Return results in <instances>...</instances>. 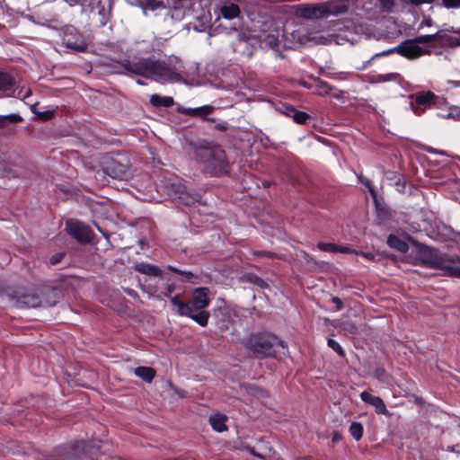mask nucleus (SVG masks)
Listing matches in <instances>:
<instances>
[{
    "label": "nucleus",
    "instance_id": "1",
    "mask_svg": "<svg viewBox=\"0 0 460 460\" xmlns=\"http://www.w3.org/2000/svg\"><path fill=\"white\" fill-rule=\"evenodd\" d=\"M123 71L119 74H131L161 84L178 82L181 75L171 68L165 62L152 58L134 57L117 63Z\"/></svg>",
    "mask_w": 460,
    "mask_h": 460
},
{
    "label": "nucleus",
    "instance_id": "2",
    "mask_svg": "<svg viewBox=\"0 0 460 460\" xmlns=\"http://www.w3.org/2000/svg\"><path fill=\"white\" fill-rule=\"evenodd\" d=\"M188 146L191 149L195 160L202 164L209 174L222 176L229 172L230 164L221 146L206 139L189 141Z\"/></svg>",
    "mask_w": 460,
    "mask_h": 460
},
{
    "label": "nucleus",
    "instance_id": "3",
    "mask_svg": "<svg viewBox=\"0 0 460 460\" xmlns=\"http://www.w3.org/2000/svg\"><path fill=\"white\" fill-rule=\"evenodd\" d=\"M209 288L206 287L197 288L192 291L189 302L180 299V295L171 297V304L181 316H188L198 324L204 327L208 324L210 314L205 308L209 305Z\"/></svg>",
    "mask_w": 460,
    "mask_h": 460
},
{
    "label": "nucleus",
    "instance_id": "4",
    "mask_svg": "<svg viewBox=\"0 0 460 460\" xmlns=\"http://www.w3.org/2000/svg\"><path fill=\"white\" fill-rule=\"evenodd\" d=\"M409 240L419 248L418 257L421 265L441 270L440 275L442 276L460 279V267L454 266L457 261L456 258L441 253L438 249L421 244L412 237L409 236Z\"/></svg>",
    "mask_w": 460,
    "mask_h": 460
},
{
    "label": "nucleus",
    "instance_id": "5",
    "mask_svg": "<svg viewBox=\"0 0 460 460\" xmlns=\"http://www.w3.org/2000/svg\"><path fill=\"white\" fill-rule=\"evenodd\" d=\"M242 344L258 359L275 358L277 347H287L286 342L280 338L267 332H252L242 341Z\"/></svg>",
    "mask_w": 460,
    "mask_h": 460
},
{
    "label": "nucleus",
    "instance_id": "6",
    "mask_svg": "<svg viewBox=\"0 0 460 460\" xmlns=\"http://www.w3.org/2000/svg\"><path fill=\"white\" fill-rule=\"evenodd\" d=\"M100 166L103 173L119 181H128L133 176L131 162L126 154H106L101 161Z\"/></svg>",
    "mask_w": 460,
    "mask_h": 460
},
{
    "label": "nucleus",
    "instance_id": "7",
    "mask_svg": "<svg viewBox=\"0 0 460 460\" xmlns=\"http://www.w3.org/2000/svg\"><path fill=\"white\" fill-rule=\"evenodd\" d=\"M102 441L97 439L75 440L58 447V454L64 458L91 456L101 449Z\"/></svg>",
    "mask_w": 460,
    "mask_h": 460
},
{
    "label": "nucleus",
    "instance_id": "8",
    "mask_svg": "<svg viewBox=\"0 0 460 460\" xmlns=\"http://www.w3.org/2000/svg\"><path fill=\"white\" fill-rule=\"evenodd\" d=\"M398 53L401 56L408 58V59H415L424 55H429L430 50L424 49L420 45L416 43V41L413 39L405 40L402 42H401L398 46L389 49L387 50H385L380 53H376L372 57L371 59H374L378 57L387 56L392 53Z\"/></svg>",
    "mask_w": 460,
    "mask_h": 460
},
{
    "label": "nucleus",
    "instance_id": "9",
    "mask_svg": "<svg viewBox=\"0 0 460 460\" xmlns=\"http://www.w3.org/2000/svg\"><path fill=\"white\" fill-rule=\"evenodd\" d=\"M6 296L13 301L16 307H38L41 306V297L39 295V289L33 292H28L23 288L10 289Z\"/></svg>",
    "mask_w": 460,
    "mask_h": 460
},
{
    "label": "nucleus",
    "instance_id": "10",
    "mask_svg": "<svg viewBox=\"0 0 460 460\" xmlns=\"http://www.w3.org/2000/svg\"><path fill=\"white\" fill-rule=\"evenodd\" d=\"M66 230L71 237L82 244L89 243L93 236V230L88 226L75 219H68L66 222Z\"/></svg>",
    "mask_w": 460,
    "mask_h": 460
},
{
    "label": "nucleus",
    "instance_id": "11",
    "mask_svg": "<svg viewBox=\"0 0 460 460\" xmlns=\"http://www.w3.org/2000/svg\"><path fill=\"white\" fill-rule=\"evenodd\" d=\"M436 42L442 48H456L460 46V30L453 27L439 30L436 32Z\"/></svg>",
    "mask_w": 460,
    "mask_h": 460
},
{
    "label": "nucleus",
    "instance_id": "12",
    "mask_svg": "<svg viewBox=\"0 0 460 460\" xmlns=\"http://www.w3.org/2000/svg\"><path fill=\"white\" fill-rule=\"evenodd\" d=\"M167 194L172 199H180L186 206H193L196 202H199L200 196L189 195L185 191V188L181 184L170 183L166 185Z\"/></svg>",
    "mask_w": 460,
    "mask_h": 460
},
{
    "label": "nucleus",
    "instance_id": "13",
    "mask_svg": "<svg viewBox=\"0 0 460 460\" xmlns=\"http://www.w3.org/2000/svg\"><path fill=\"white\" fill-rule=\"evenodd\" d=\"M296 15L304 19H319L326 16V10L323 4H305L296 6Z\"/></svg>",
    "mask_w": 460,
    "mask_h": 460
},
{
    "label": "nucleus",
    "instance_id": "14",
    "mask_svg": "<svg viewBox=\"0 0 460 460\" xmlns=\"http://www.w3.org/2000/svg\"><path fill=\"white\" fill-rule=\"evenodd\" d=\"M215 107L212 105H204L198 108H185L182 106L177 107V111L181 114L188 115L190 117L198 118L202 121L215 122L216 119L211 117L214 112Z\"/></svg>",
    "mask_w": 460,
    "mask_h": 460
},
{
    "label": "nucleus",
    "instance_id": "15",
    "mask_svg": "<svg viewBox=\"0 0 460 460\" xmlns=\"http://www.w3.org/2000/svg\"><path fill=\"white\" fill-rule=\"evenodd\" d=\"M280 113L286 115L287 117H290L293 120L300 125H305L312 119L311 116L302 111L296 110L294 106L287 103H281L278 108Z\"/></svg>",
    "mask_w": 460,
    "mask_h": 460
},
{
    "label": "nucleus",
    "instance_id": "16",
    "mask_svg": "<svg viewBox=\"0 0 460 460\" xmlns=\"http://www.w3.org/2000/svg\"><path fill=\"white\" fill-rule=\"evenodd\" d=\"M39 295L41 297V306H54L62 297V291L58 288L42 287L39 288Z\"/></svg>",
    "mask_w": 460,
    "mask_h": 460
},
{
    "label": "nucleus",
    "instance_id": "17",
    "mask_svg": "<svg viewBox=\"0 0 460 460\" xmlns=\"http://www.w3.org/2000/svg\"><path fill=\"white\" fill-rule=\"evenodd\" d=\"M444 102L445 99L443 97L437 96L431 91L420 92L416 93L415 102L418 105H423L427 108L437 107Z\"/></svg>",
    "mask_w": 460,
    "mask_h": 460
},
{
    "label": "nucleus",
    "instance_id": "18",
    "mask_svg": "<svg viewBox=\"0 0 460 460\" xmlns=\"http://www.w3.org/2000/svg\"><path fill=\"white\" fill-rule=\"evenodd\" d=\"M75 31V28L70 26L66 27L63 41L66 45L67 48L76 50L78 52H84L87 49V45L82 40H74L73 32Z\"/></svg>",
    "mask_w": 460,
    "mask_h": 460
},
{
    "label": "nucleus",
    "instance_id": "19",
    "mask_svg": "<svg viewBox=\"0 0 460 460\" xmlns=\"http://www.w3.org/2000/svg\"><path fill=\"white\" fill-rule=\"evenodd\" d=\"M349 0H337L323 4L326 10V16L328 14L339 15L348 12Z\"/></svg>",
    "mask_w": 460,
    "mask_h": 460
},
{
    "label": "nucleus",
    "instance_id": "20",
    "mask_svg": "<svg viewBox=\"0 0 460 460\" xmlns=\"http://www.w3.org/2000/svg\"><path fill=\"white\" fill-rule=\"evenodd\" d=\"M227 420V416L220 413L215 412L209 416L208 422L212 429L217 432H224L228 429L226 421Z\"/></svg>",
    "mask_w": 460,
    "mask_h": 460
},
{
    "label": "nucleus",
    "instance_id": "21",
    "mask_svg": "<svg viewBox=\"0 0 460 460\" xmlns=\"http://www.w3.org/2000/svg\"><path fill=\"white\" fill-rule=\"evenodd\" d=\"M133 269L142 274L148 275V276H161L162 270L155 265L140 262L137 263L133 266Z\"/></svg>",
    "mask_w": 460,
    "mask_h": 460
},
{
    "label": "nucleus",
    "instance_id": "22",
    "mask_svg": "<svg viewBox=\"0 0 460 460\" xmlns=\"http://www.w3.org/2000/svg\"><path fill=\"white\" fill-rule=\"evenodd\" d=\"M244 389L251 400H263L269 397L268 391L261 387L247 385L244 386Z\"/></svg>",
    "mask_w": 460,
    "mask_h": 460
},
{
    "label": "nucleus",
    "instance_id": "23",
    "mask_svg": "<svg viewBox=\"0 0 460 460\" xmlns=\"http://www.w3.org/2000/svg\"><path fill=\"white\" fill-rule=\"evenodd\" d=\"M134 374L146 383H151L155 376V370L150 367H137Z\"/></svg>",
    "mask_w": 460,
    "mask_h": 460
},
{
    "label": "nucleus",
    "instance_id": "24",
    "mask_svg": "<svg viewBox=\"0 0 460 460\" xmlns=\"http://www.w3.org/2000/svg\"><path fill=\"white\" fill-rule=\"evenodd\" d=\"M387 244L391 248L395 249L402 253L406 252L409 250L407 243L394 234H390L387 237Z\"/></svg>",
    "mask_w": 460,
    "mask_h": 460
},
{
    "label": "nucleus",
    "instance_id": "25",
    "mask_svg": "<svg viewBox=\"0 0 460 460\" xmlns=\"http://www.w3.org/2000/svg\"><path fill=\"white\" fill-rule=\"evenodd\" d=\"M214 315L216 317H219L221 316V318L219 319V321L217 322V327L218 329L221 331V332H225L226 330H228V325H229V313H228V310L226 308H218L215 311L214 313Z\"/></svg>",
    "mask_w": 460,
    "mask_h": 460
},
{
    "label": "nucleus",
    "instance_id": "26",
    "mask_svg": "<svg viewBox=\"0 0 460 460\" xmlns=\"http://www.w3.org/2000/svg\"><path fill=\"white\" fill-rule=\"evenodd\" d=\"M150 103L154 107H171L174 104V100L170 96H160L153 94L150 97Z\"/></svg>",
    "mask_w": 460,
    "mask_h": 460
},
{
    "label": "nucleus",
    "instance_id": "27",
    "mask_svg": "<svg viewBox=\"0 0 460 460\" xmlns=\"http://www.w3.org/2000/svg\"><path fill=\"white\" fill-rule=\"evenodd\" d=\"M241 279L243 281L254 284L261 288H266L269 287L268 283L262 278L253 273L243 274Z\"/></svg>",
    "mask_w": 460,
    "mask_h": 460
},
{
    "label": "nucleus",
    "instance_id": "28",
    "mask_svg": "<svg viewBox=\"0 0 460 460\" xmlns=\"http://www.w3.org/2000/svg\"><path fill=\"white\" fill-rule=\"evenodd\" d=\"M221 13L226 19H234L240 14V8L236 4H230L221 7Z\"/></svg>",
    "mask_w": 460,
    "mask_h": 460
},
{
    "label": "nucleus",
    "instance_id": "29",
    "mask_svg": "<svg viewBox=\"0 0 460 460\" xmlns=\"http://www.w3.org/2000/svg\"><path fill=\"white\" fill-rule=\"evenodd\" d=\"M13 84V79L8 73L0 72V91L11 90Z\"/></svg>",
    "mask_w": 460,
    "mask_h": 460
},
{
    "label": "nucleus",
    "instance_id": "30",
    "mask_svg": "<svg viewBox=\"0 0 460 460\" xmlns=\"http://www.w3.org/2000/svg\"><path fill=\"white\" fill-rule=\"evenodd\" d=\"M22 120V118L19 114L0 115V128H4L8 124H15Z\"/></svg>",
    "mask_w": 460,
    "mask_h": 460
},
{
    "label": "nucleus",
    "instance_id": "31",
    "mask_svg": "<svg viewBox=\"0 0 460 460\" xmlns=\"http://www.w3.org/2000/svg\"><path fill=\"white\" fill-rule=\"evenodd\" d=\"M349 433L355 440H359L363 435V426L359 422H352L349 427Z\"/></svg>",
    "mask_w": 460,
    "mask_h": 460
},
{
    "label": "nucleus",
    "instance_id": "32",
    "mask_svg": "<svg viewBox=\"0 0 460 460\" xmlns=\"http://www.w3.org/2000/svg\"><path fill=\"white\" fill-rule=\"evenodd\" d=\"M418 45L420 44H432L436 42V33L429 35H420L413 39Z\"/></svg>",
    "mask_w": 460,
    "mask_h": 460
},
{
    "label": "nucleus",
    "instance_id": "33",
    "mask_svg": "<svg viewBox=\"0 0 460 460\" xmlns=\"http://www.w3.org/2000/svg\"><path fill=\"white\" fill-rule=\"evenodd\" d=\"M341 330L346 333L354 335L358 332V327L351 322H343L341 326Z\"/></svg>",
    "mask_w": 460,
    "mask_h": 460
},
{
    "label": "nucleus",
    "instance_id": "34",
    "mask_svg": "<svg viewBox=\"0 0 460 460\" xmlns=\"http://www.w3.org/2000/svg\"><path fill=\"white\" fill-rule=\"evenodd\" d=\"M317 247L321 251L328 252H337L340 249V246H338L337 244L323 242L318 243Z\"/></svg>",
    "mask_w": 460,
    "mask_h": 460
},
{
    "label": "nucleus",
    "instance_id": "35",
    "mask_svg": "<svg viewBox=\"0 0 460 460\" xmlns=\"http://www.w3.org/2000/svg\"><path fill=\"white\" fill-rule=\"evenodd\" d=\"M395 0H379V7L383 12L391 13L394 7Z\"/></svg>",
    "mask_w": 460,
    "mask_h": 460
},
{
    "label": "nucleus",
    "instance_id": "36",
    "mask_svg": "<svg viewBox=\"0 0 460 460\" xmlns=\"http://www.w3.org/2000/svg\"><path fill=\"white\" fill-rule=\"evenodd\" d=\"M33 113L42 120H49L54 118L56 115L55 111H36L34 109L32 110Z\"/></svg>",
    "mask_w": 460,
    "mask_h": 460
},
{
    "label": "nucleus",
    "instance_id": "37",
    "mask_svg": "<svg viewBox=\"0 0 460 460\" xmlns=\"http://www.w3.org/2000/svg\"><path fill=\"white\" fill-rule=\"evenodd\" d=\"M360 398L364 402H383L382 399L379 397L372 396L367 392H362L360 394Z\"/></svg>",
    "mask_w": 460,
    "mask_h": 460
},
{
    "label": "nucleus",
    "instance_id": "38",
    "mask_svg": "<svg viewBox=\"0 0 460 460\" xmlns=\"http://www.w3.org/2000/svg\"><path fill=\"white\" fill-rule=\"evenodd\" d=\"M145 4L151 10L164 8V4L161 0H145Z\"/></svg>",
    "mask_w": 460,
    "mask_h": 460
},
{
    "label": "nucleus",
    "instance_id": "39",
    "mask_svg": "<svg viewBox=\"0 0 460 460\" xmlns=\"http://www.w3.org/2000/svg\"><path fill=\"white\" fill-rule=\"evenodd\" d=\"M328 346L332 348L334 351H336L340 356L344 357V350L341 347V345L333 339L328 340Z\"/></svg>",
    "mask_w": 460,
    "mask_h": 460
},
{
    "label": "nucleus",
    "instance_id": "40",
    "mask_svg": "<svg viewBox=\"0 0 460 460\" xmlns=\"http://www.w3.org/2000/svg\"><path fill=\"white\" fill-rule=\"evenodd\" d=\"M65 256H66V252H57V253L53 254L49 258V264L50 265L58 264L64 259Z\"/></svg>",
    "mask_w": 460,
    "mask_h": 460
},
{
    "label": "nucleus",
    "instance_id": "41",
    "mask_svg": "<svg viewBox=\"0 0 460 460\" xmlns=\"http://www.w3.org/2000/svg\"><path fill=\"white\" fill-rule=\"evenodd\" d=\"M375 406V411L377 414H385L386 416H391L393 415L392 412H390L387 409H386V404H373Z\"/></svg>",
    "mask_w": 460,
    "mask_h": 460
},
{
    "label": "nucleus",
    "instance_id": "42",
    "mask_svg": "<svg viewBox=\"0 0 460 460\" xmlns=\"http://www.w3.org/2000/svg\"><path fill=\"white\" fill-rule=\"evenodd\" d=\"M375 376L381 381H386L388 377V374L383 367H377L375 370Z\"/></svg>",
    "mask_w": 460,
    "mask_h": 460
},
{
    "label": "nucleus",
    "instance_id": "43",
    "mask_svg": "<svg viewBox=\"0 0 460 460\" xmlns=\"http://www.w3.org/2000/svg\"><path fill=\"white\" fill-rule=\"evenodd\" d=\"M317 87L321 89L325 94H329L333 89L332 85L321 80L318 81Z\"/></svg>",
    "mask_w": 460,
    "mask_h": 460
},
{
    "label": "nucleus",
    "instance_id": "44",
    "mask_svg": "<svg viewBox=\"0 0 460 460\" xmlns=\"http://www.w3.org/2000/svg\"><path fill=\"white\" fill-rule=\"evenodd\" d=\"M442 4L447 8L460 7V0H442Z\"/></svg>",
    "mask_w": 460,
    "mask_h": 460
},
{
    "label": "nucleus",
    "instance_id": "45",
    "mask_svg": "<svg viewBox=\"0 0 460 460\" xmlns=\"http://www.w3.org/2000/svg\"><path fill=\"white\" fill-rule=\"evenodd\" d=\"M358 180H359V181H360L362 184L366 185V186L368 188V190L370 191L371 195H372L373 197H375V196H376V190H375V189L372 187V185H371V183H370V181H369V180H367V178L362 177V176H359V177H358Z\"/></svg>",
    "mask_w": 460,
    "mask_h": 460
},
{
    "label": "nucleus",
    "instance_id": "46",
    "mask_svg": "<svg viewBox=\"0 0 460 460\" xmlns=\"http://www.w3.org/2000/svg\"><path fill=\"white\" fill-rule=\"evenodd\" d=\"M426 108L427 107H425L423 105H418L416 102H415V105H412V111L418 116H420L421 114H423Z\"/></svg>",
    "mask_w": 460,
    "mask_h": 460
},
{
    "label": "nucleus",
    "instance_id": "47",
    "mask_svg": "<svg viewBox=\"0 0 460 460\" xmlns=\"http://www.w3.org/2000/svg\"><path fill=\"white\" fill-rule=\"evenodd\" d=\"M345 28V25L341 21H336L332 25V31H341Z\"/></svg>",
    "mask_w": 460,
    "mask_h": 460
},
{
    "label": "nucleus",
    "instance_id": "48",
    "mask_svg": "<svg viewBox=\"0 0 460 460\" xmlns=\"http://www.w3.org/2000/svg\"><path fill=\"white\" fill-rule=\"evenodd\" d=\"M332 303H334V304H335V305H336V311H340V310H341V309H342V307H343V303H342V301H341L338 296H333V297H332Z\"/></svg>",
    "mask_w": 460,
    "mask_h": 460
},
{
    "label": "nucleus",
    "instance_id": "49",
    "mask_svg": "<svg viewBox=\"0 0 460 460\" xmlns=\"http://www.w3.org/2000/svg\"><path fill=\"white\" fill-rule=\"evenodd\" d=\"M215 128L220 132H226L228 129V125L226 122L217 123Z\"/></svg>",
    "mask_w": 460,
    "mask_h": 460
},
{
    "label": "nucleus",
    "instance_id": "50",
    "mask_svg": "<svg viewBox=\"0 0 460 460\" xmlns=\"http://www.w3.org/2000/svg\"><path fill=\"white\" fill-rule=\"evenodd\" d=\"M169 386H170V387H171V388H172V389L176 394H179V397H180L181 399H183V398H185V397H186V394H187V393H186L185 391H183V390H180V389H178V388L174 387V386L172 385V383H169Z\"/></svg>",
    "mask_w": 460,
    "mask_h": 460
},
{
    "label": "nucleus",
    "instance_id": "51",
    "mask_svg": "<svg viewBox=\"0 0 460 460\" xmlns=\"http://www.w3.org/2000/svg\"><path fill=\"white\" fill-rule=\"evenodd\" d=\"M175 290V285L174 284H169L166 286V292H164V296L172 297L170 295Z\"/></svg>",
    "mask_w": 460,
    "mask_h": 460
},
{
    "label": "nucleus",
    "instance_id": "52",
    "mask_svg": "<svg viewBox=\"0 0 460 460\" xmlns=\"http://www.w3.org/2000/svg\"><path fill=\"white\" fill-rule=\"evenodd\" d=\"M10 172V169L7 168L2 162H0V177H4Z\"/></svg>",
    "mask_w": 460,
    "mask_h": 460
},
{
    "label": "nucleus",
    "instance_id": "53",
    "mask_svg": "<svg viewBox=\"0 0 460 460\" xmlns=\"http://www.w3.org/2000/svg\"><path fill=\"white\" fill-rule=\"evenodd\" d=\"M99 13L102 16V19L101 20V23L102 25H105L107 23V19L105 17V8L104 6H102L100 11H99Z\"/></svg>",
    "mask_w": 460,
    "mask_h": 460
},
{
    "label": "nucleus",
    "instance_id": "54",
    "mask_svg": "<svg viewBox=\"0 0 460 460\" xmlns=\"http://www.w3.org/2000/svg\"><path fill=\"white\" fill-rule=\"evenodd\" d=\"M246 451L249 452L252 456H255L260 457V458H264L262 455L255 452L254 448H252L251 447H246Z\"/></svg>",
    "mask_w": 460,
    "mask_h": 460
},
{
    "label": "nucleus",
    "instance_id": "55",
    "mask_svg": "<svg viewBox=\"0 0 460 460\" xmlns=\"http://www.w3.org/2000/svg\"><path fill=\"white\" fill-rule=\"evenodd\" d=\"M180 275H182L188 280L191 279L194 277V274L191 271L185 270H181V273H180Z\"/></svg>",
    "mask_w": 460,
    "mask_h": 460
},
{
    "label": "nucleus",
    "instance_id": "56",
    "mask_svg": "<svg viewBox=\"0 0 460 460\" xmlns=\"http://www.w3.org/2000/svg\"><path fill=\"white\" fill-rule=\"evenodd\" d=\"M341 439V435L339 434V433H333V436H332V441L333 443H336L338 441H340Z\"/></svg>",
    "mask_w": 460,
    "mask_h": 460
},
{
    "label": "nucleus",
    "instance_id": "57",
    "mask_svg": "<svg viewBox=\"0 0 460 460\" xmlns=\"http://www.w3.org/2000/svg\"><path fill=\"white\" fill-rule=\"evenodd\" d=\"M362 255L368 260H374L375 255L371 252H362Z\"/></svg>",
    "mask_w": 460,
    "mask_h": 460
},
{
    "label": "nucleus",
    "instance_id": "58",
    "mask_svg": "<svg viewBox=\"0 0 460 460\" xmlns=\"http://www.w3.org/2000/svg\"><path fill=\"white\" fill-rule=\"evenodd\" d=\"M411 398L414 399L415 402H422V400L415 395H411L408 397V401L411 402Z\"/></svg>",
    "mask_w": 460,
    "mask_h": 460
},
{
    "label": "nucleus",
    "instance_id": "59",
    "mask_svg": "<svg viewBox=\"0 0 460 460\" xmlns=\"http://www.w3.org/2000/svg\"><path fill=\"white\" fill-rule=\"evenodd\" d=\"M168 270L172 272H175V273H181V270H178L177 268L175 267H172V266H168Z\"/></svg>",
    "mask_w": 460,
    "mask_h": 460
},
{
    "label": "nucleus",
    "instance_id": "60",
    "mask_svg": "<svg viewBox=\"0 0 460 460\" xmlns=\"http://www.w3.org/2000/svg\"><path fill=\"white\" fill-rule=\"evenodd\" d=\"M423 22H424V23H425V25H427V26H431V25H432V23H433V21H432V19H431V18H429H429H426V19L423 21Z\"/></svg>",
    "mask_w": 460,
    "mask_h": 460
},
{
    "label": "nucleus",
    "instance_id": "61",
    "mask_svg": "<svg viewBox=\"0 0 460 460\" xmlns=\"http://www.w3.org/2000/svg\"><path fill=\"white\" fill-rule=\"evenodd\" d=\"M349 248H347V247H341V246H340V249H339V251H338V252H349Z\"/></svg>",
    "mask_w": 460,
    "mask_h": 460
},
{
    "label": "nucleus",
    "instance_id": "62",
    "mask_svg": "<svg viewBox=\"0 0 460 460\" xmlns=\"http://www.w3.org/2000/svg\"><path fill=\"white\" fill-rule=\"evenodd\" d=\"M137 83L138 84H141V85H145V84H145L142 80H140V79H138V80L137 81Z\"/></svg>",
    "mask_w": 460,
    "mask_h": 460
},
{
    "label": "nucleus",
    "instance_id": "63",
    "mask_svg": "<svg viewBox=\"0 0 460 460\" xmlns=\"http://www.w3.org/2000/svg\"><path fill=\"white\" fill-rule=\"evenodd\" d=\"M270 185V183L269 181H264L263 182V186L264 187H269Z\"/></svg>",
    "mask_w": 460,
    "mask_h": 460
},
{
    "label": "nucleus",
    "instance_id": "64",
    "mask_svg": "<svg viewBox=\"0 0 460 460\" xmlns=\"http://www.w3.org/2000/svg\"><path fill=\"white\" fill-rule=\"evenodd\" d=\"M428 151L429 153H436L437 151L435 149H433L432 147L429 148Z\"/></svg>",
    "mask_w": 460,
    "mask_h": 460
}]
</instances>
